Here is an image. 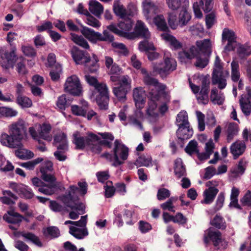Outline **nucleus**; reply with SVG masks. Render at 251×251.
<instances>
[{"label":"nucleus","mask_w":251,"mask_h":251,"mask_svg":"<svg viewBox=\"0 0 251 251\" xmlns=\"http://www.w3.org/2000/svg\"><path fill=\"white\" fill-rule=\"evenodd\" d=\"M210 97L211 101L214 104L222 105L225 100V97L223 94H218V90L216 88L212 89Z\"/></svg>","instance_id":"nucleus-42"},{"label":"nucleus","mask_w":251,"mask_h":251,"mask_svg":"<svg viewBox=\"0 0 251 251\" xmlns=\"http://www.w3.org/2000/svg\"><path fill=\"white\" fill-rule=\"evenodd\" d=\"M9 187L18 193L21 197L26 199H30L34 197V193L28 186L22 184L11 182Z\"/></svg>","instance_id":"nucleus-17"},{"label":"nucleus","mask_w":251,"mask_h":251,"mask_svg":"<svg viewBox=\"0 0 251 251\" xmlns=\"http://www.w3.org/2000/svg\"><path fill=\"white\" fill-rule=\"evenodd\" d=\"M236 37L235 32L228 28H224L222 33V41H227V44L225 47V50L230 51L234 50L237 46V42L236 41Z\"/></svg>","instance_id":"nucleus-16"},{"label":"nucleus","mask_w":251,"mask_h":251,"mask_svg":"<svg viewBox=\"0 0 251 251\" xmlns=\"http://www.w3.org/2000/svg\"><path fill=\"white\" fill-rule=\"evenodd\" d=\"M238 125L235 123H230L227 128V142L230 143L234 137L238 133Z\"/></svg>","instance_id":"nucleus-41"},{"label":"nucleus","mask_w":251,"mask_h":251,"mask_svg":"<svg viewBox=\"0 0 251 251\" xmlns=\"http://www.w3.org/2000/svg\"><path fill=\"white\" fill-rule=\"evenodd\" d=\"M18 62L16 64V70L20 75H23L27 73V71L25 67V59L20 56L17 58Z\"/></svg>","instance_id":"nucleus-52"},{"label":"nucleus","mask_w":251,"mask_h":251,"mask_svg":"<svg viewBox=\"0 0 251 251\" xmlns=\"http://www.w3.org/2000/svg\"><path fill=\"white\" fill-rule=\"evenodd\" d=\"M211 224L219 229H224L226 228V222L221 216L216 215L211 222Z\"/></svg>","instance_id":"nucleus-59"},{"label":"nucleus","mask_w":251,"mask_h":251,"mask_svg":"<svg viewBox=\"0 0 251 251\" xmlns=\"http://www.w3.org/2000/svg\"><path fill=\"white\" fill-rule=\"evenodd\" d=\"M129 155V149L119 140H116L112 153L105 152L101 155L110 161H112V165L115 167L123 164L127 159Z\"/></svg>","instance_id":"nucleus-3"},{"label":"nucleus","mask_w":251,"mask_h":251,"mask_svg":"<svg viewBox=\"0 0 251 251\" xmlns=\"http://www.w3.org/2000/svg\"><path fill=\"white\" fill-rule=\"evenodd\" d=\"M152 18H153L154 24L160 30L165 31L168 28L166 23L162 15L154 16Z\"/></svg>","instance_id":"nucleus-57"},{"label":"nucleus","mask_w":251,"mask_h":251,"mask_svg":"<svg viewBox=\"0 0 251 251\" xmlns=\"http://www.w3.org/2000/svg\"><path fill=\"white\" fill-rule=\"evenodd\" d=\"M69 233L78 239H82L88 235L87 228H79L70 226Z\"/></svg>","instance_id":"nucleus-35"},{"label":"nucleus","mask_w":251,"mask_h":251,"mask_svg":"<svg viewBox=\"0 0 251 251\" xmlns=\"http://www.w3.org/2000/svg\"><path fill=\"white\" fill-rule=\"evenodd\" d=\"M21 235L26 240L29 241L36 246L41 247L43 244L39 238L31 232H22Z\"/></svg>","instance_id":"nucleus-44"},{"label":"nucleus","mask_w":251,"mask_h":251,"mask_svg":"<svg viewBox=\"0 0 251 251\" xmlns=\"http://www.w3.org/2000/svg\"><path fill=\"white\" fill-rule=\"evenodd\" d=\"M149 97L150 98V101L149 102V107L147 110V114L149 119L151 121L155 122L158 116L156 110L157 105L156 101L159 100L161 94H159L157 92H155L152 89L149 92Z\"/></svg>","instance_id":"nucleus-13"},{"label":"nucleus","mask_w":251,"mask_h":251,"mask_svg":"<svg viewBox=\"0 0 251 251\" xmlns=\"http://www.w3.org/2000/svg\"><path fill=\"white\" fill-rule=\"evenodd\" d=\"M126 21L121 22L118 24V29L114 25H110L107 26L109 30L121 36L126 37L128 39H133L134 35L133 33H129L133 26V22L129 19H126Z\"/></svg>","instance_id":"nucleus-9"},{"label":"nucleus","mask_w":251,"mask_h":251,"mask_svg":"<svg viewBox=\"0 0 251 251\" xmlns=\"http://www.w3.org/2000/svg\"><path fill=\"white\" fill-rule=\"evenodd\" d=\"M141 72L144 75L143 80L145 84L149 86L153 87L154 88L151 89L150 91L153 89L155 92H158L159 94L164 92L166 87L165 85L159 83L157 79L151 76L146 69L142 68Z\"/></svg>","instance_id":"nucleus-15"},{"label":"nucleus","mask_w":251,"mask_h":251,"mask_svg":"<svg viewBox=\"0 0 251 251\" xmlns=\"http://www.w3.org/2000/svg\"><path fill=\"white\" fill-rule=\"evenodd\" d=\"M3 219L8 223L19 225L22 221L23 217L13 210H10L3 215Z\"/></svg>","instance_id":"nucleus-27"},{"label":"nucleus","mask_w":251,"mask_h":251,"mask_svg":"<svg viewBox=\"0 0 251 251\" xmlns=\"http://www.w3.org/2000/svg\"><path fill=\"white\" fill-rule=\"evenodd\" d=\"M231 79L234 82H237L240 78V73L239 72V63L236 61H232L231 63Z\"/></svg>","instance_id":"nucleus-46"},{"label":"nucleus","mask_w":251,"mask_h":251,"mask_svg":"<svg viewBox=\"0 0 251 251\" xmlns=\"http://www.w3.org/2000/svg\"><path fill=\"white\" fill-rule=\"evenodd\" d=\"M168 24L173 29L176 28L177 26L179 25V20H177L176 15L174 13H170L168 17Z\"/></svg>","instance_id":"nucleus-60"},{"label":"nucleus","mask_w":251,"mask_h":251,"mask_svg":"<svg viewBox=\"0 0 251 251\" xmlns=\"http://www.w3.org/2000/svg\"><path fill=\"white\" fill-rule=\"evenodd\" d=\"M16 48L13 47L10 52L4 50L0 51V57L3 63H5L2 65L3 67L5 69L13 68L14 67V63L16 60Z\"/></svg>","instance_id":"nucleus-19"},{"label":"nucleus","mask_w":251,"mask_h":251,"mask_svg":"<svg viewBox=\"0 0 251 251\" xmlns=\"http://www.w3.org/2000/svg\"><path fill=\"white\" fill-rule=\"evenodd\" d=\"M133 97L137 108H142L145 104L144 91L142 88H136L133 90Z\"/></svg>","instance_id":"nucleus-29"},{"label":"nucleus","mask_w":251,"mask_h":251,"mask_svg":"<svg viewBox=\"0 0 251 251\" xmlns=\"http://www.w3.org/2000/svg\"><path fill=\"white\" fill-rule=\"evenodd\" d=\"M152 161L151 157L149 155L143 154L136 159L134 164L137 167H149Z\"/></svg>","instance_id":"nucleus-43"},{"label":"nucleus","mask_w":251,"mask_h":251,"mask_svg":"<svg viewBox=\"0 0 251 251\" xmlns=\"http://www.w3.org/2000/svg\"><path fill=\"white\" fill-rule=\"evenodd\" d=\"M210 81L206 77H203L201 79V88L199 94L197 95V98L199 103L206 104L208 102V90Z\"/></svg>","instance_id":"nucleus-20"},{"label":"nucleus","mask_w":251,"mask_h":251,"mask_svg":"<svg viewBox=\"0 0 251 251\" xmlns=\"http://www.w3.org/2000/svg\"><path fill=\"white\" fill-rule=\"evenodd\" d=\"M22 145L15 151V154L17 157L22 159H29L34 156V153L26 149L22 148Z\"/></svg>","instance_id":"nucleus-40"},{"label":"nucleus","mask_w":251,"mask_h":251,"mask_svg":"<svg viewBox=\"0 0 251 251\" xmlns=\"http://www.w3.org/2000/svg\"><path fill=\"white\" fill-rule=\"evenodd\" d=\"M113 11L115 15L122 19H129V17H133L136 13V7L133 4H129L127 8L119 1L114 2L113 6Z\"/></svg>","instance_id":"nucleus-11"},{"label":"nucleus","mask_w":251,"mask_h":251,"mask_svg":"<svg viewBox=\"0 0 251 251\" xmlns=\"http://www.w3.org/2000/svg\"><path fill=\"white\" fill-rule=\"evenodd\" d=\"M3 197H0V201L3 204L7 205H12L15 203L17 200L18 197L12 193L10 190H3Z\"/></svg>","instance_id":"nucleus-32"},{"label":"nucleus","mask_w":251,"mask_h":251,"mask_svg":"<svg viewBox=\"0 0 251 251\" xmlns=\"http://www.w3.org/2000/svg\"><path fill=\"white\" fill-rule=\"evenodd\" d=\"M91 99L96 101L100 109L106 110L108 108L109 91L105 83H99L95 87Z\"/></svg>","instance_id":"nucleus-5"},{"label":"nucleus","mask_w":251,"mask_h":251,"mask_svg":"<svg viewBox=\"0 0 251 251\" xmlns=\"http://www.w3.org/2000/svg\"><path fill=\"white\" fill-rule=\"evenodd\" d=\"M176 122L177 126L189 125L187 112L185 111H180L177 115Z\"/></svg>","instance_id":"nucleus-56"},{"label":"nucleus","mask_w":251,"mask_h":251,"mask_svg":"<svg viewBox=\"0 0 251 251\" xmlns=\"http://www.w3.org/2000/svg\"><path fill=\"white\" fill-rule=\"evenodd\" d=\"M218 192L219 190L215 187H210L206 189L203 192L204 200L201 202L205 204L212 203Z\"/></svg>","instance_id":"nucleus-34"},{"label":"nucleus","mask_w":251,"mask_h":251,"mask_svg":"<svg viewBox=\"0 0 251 251\" xmlns=\"http://www.w3.org/2000/svg\"><path fill=\"white\" fill-rule=\"evenodd\" d=\"M0 143L4 146L15 149L20 147L21 145L9 133H2L0 136Z\"/></svg>","instance_id":"nucleus-24"},{"label":"nucleus","mask_w":251,"mask_h":251,"mask_svg":"<svg viewBox=\"0 0 251 251\" xmlns=\"http://www.w3.org/2000/svg\"><path fill=\"white\" fill-rule=\"evenodd\" d=\"M168 7L172 10H176L182 8L185 3H188L189 1L183 0H166Z\"/></svg>","instance_id":"nucleus-48"},{"label":"nucleus","mask_w":251,"mask_h":251,"mask_svg":"<svg viewBox=\"0 0 251 251\" xmlns=\"http://www.w3.org/2000/svg\"><path fill=\"white\" fill-rule=\"evenodd\" d=\"M196 45V47L192 46L188 50L180 51L178 55L181 59H191L196 58V67L203 69L209 62V58L212 52L211 43L209 39H205L197 41Z\"/></svg>","instance_id":"nucleus-1"},{"label":"nucleus","mask_w":251,"mask_h":251,"mask_svg":"<svg viewBox=\"0 0 251 251\" xmlns=\"http://www.w3.org/2000/svg\"><path fill=\"white\" fill-rule=\"evenodd\" d=\"M72 99L67 95H62L59 96L56 101V106L60 109L64 110L71 103Z\"/></svg>","instance_id":"nucleus-38"},{"label":"nucleus","mask_w":251,"mask_h":251,"mask_svg":"<svg viewBox=\"0 0 251 251\" xmlns=\"http://www.w3.org/2000/svg\"><path fill=\"white\" fill-rule=\"evenodd\" d=\"M176 60L165 54L163 62L160 64L155 65L153 66V70L158 74L161 77L165 78L176 69Z\"/></svg>","instance_id":"nucleus-7"},{"label":"nucleus","mask_w":251,"mask_h":251,"mask_svg":"<svg viewBox=\"0 0 251 251\" xmlns=\"http://www.w3.org/2000/svg\"><path fill=\"white\" fill-rule=\"evenodd\" d=\"M99 134L104 139L103 140H99L101 145H104L107 147L108 148H111L112 144L111 142L107 140H109L110 141H113L114 138L113 135L108 132L100 133Z\"/></svg>","instance_id":"nucleus-53"},{"label":"nucleus","mask_w":251,"mask_h":251,"mask_svg":"<svg viewBox=\"0 0 251 251\" xmlns=\"http://www.w3.org/2000/svg\"><path fill=\"white\" fill-rule=\"evenodd\" d=\"M221 234L218 230L209 229L207 235L204 237V242L207 244L211 241L213 245L216 247L221 242Z\"/></svg>","instance_id":"nucleus-23"},{"label":"nucleus","mask_w":251,"mask_h":251,"mask_svg":"<svg viewBox=\"0 0 251 251\" xmlns=\"http://www.w3.org/2000/svg\"><path fill=\"white\" fill-rule=\"evenodd\" d=\"M70 38L75 44L85 49H89V45L88 42L81 35L75 33H71Z\"/></svg>","instance_id":"nucleus-39"},{"label":"nucleus","mask_w":251,"mask_h":251,"mask_svg":"<svg viewBox=\"0 0 251 251\" xmlns=\"http://www.w3.org/2000/svg\"><path fill=\"white\" fill-rule=\"evenodd\" d=\"M174 173L175 176L178 178L186 176L185 167L183 163L182 159L180 158L176 159L175 161Z\"/></svg>","instance_id":"nucleus-31"},{"label":"nucleus","mask_w":251,"mask_h":251,"mask_svg":"<svg viewBox=\"0 0 251 251\" xmlns=\"http://www.w3.org/2000/svg\"><path fill=\"white\" fill-rule=\"evenodd\" d=\"M71 54L75 63L84 65L86 71L93 73L98 71L99 68L98 63L99 59L96 55L93 54L92 57L90 58L87 52L75 46L71 49Z\"/></svg>","instance_id":"nucleus-2"},{"label":"nucleus","mask_w":251,"mask_h":251,"mask_svg":"<svg viewBox=\"0 0 251 251\" xmlns=\"http://www.w3.org/2000/svg\"><path fill=\"white\" fill-rule=\"evenodd\" d=\"M198 3L205 13L210 12L213 7V0H201Z\"/></svg>","instance_id":"nucleus-63"},{"label":"nucleus","mask_w":251,"mask_h":251,"mask_svg":"<svg viewBox=\"0 0 251 251\" xmlns=\"http://www.w3.org/2000/svg\"><path fill=\"white\" fill-rule=\"evenodd\" d=\"M17 103L22 107H30L32 106V100L28 97L23 96H17Z\"/></svg>","instance_id":"nucleus-54"},{"label":"nucleus","mask_w":251,"mask_h":251,"mask_svg":"<svg viewBox=\"0 0 251 251\" xmlns=\"http://www.w3.org/2000/svg\"><path fill=\"white\" fill-rule=\"evenodd\" d=\"M237 52L241 58H245L251 54V48L245 45L237 44Z\"/></svg>","instance_id":"nucleus-47"},{"label":"nucleus","mask_w":251,"mask_h":251,"mask_svg":"<svg viewBox=\"0 0 251 251\" xmlns=\"http://www.w3.org/2000/svg\"><path fill=\"white\" fill-rule=\"evenodd\" d=\"M247 166V162L244 159H241L237 167L234 168L232 171V174L235 175V176L242 175L244 174Z\"/></svg>","instance_id":"nucleus-50"},{"label":"nucleus","mask_w":251,"mask_h":251,"mask_svg":"<svg viewBox=\"0 0 251 251\" xmlns=\"http://www.w3.org/2000/svg\"><path fill=\"white\" fill-rule=\"evenodd\" d=\"M176 131L177 137L181 140H187L191 137L193 134L192 128H190V124L188 125L179 126Z\"/></svg>","instance_id":"nucleus-26"},{"label":"nucleus","mask_w":251,"mask_h":251,"mask_svg":"<svg viewBox=\"0 0 251 251\" xmlns=\"http://www.w3.org/2000/svg\"><path fill=\"white\" fill-rule=\"evenodd\" d=\"M246 148L245 143L242 141L237 140L231 144L230 147L231 153L233 159H237L245 152Z\"/></svg>","instance_id":"nucleus-22"},{"label":"nucleus","mask_w":251,"mask_h":251,"mask_svg":"<svg viewBox=\"0 0 251 251\" xmlns=\"http://www.w3.org/2000/svg\"><path fill=\"white\" fill-rule=\"evenodd\" d=\"M229 75L228 71H224V72L220 73L212 74V82L213 84L217 85L220 89H224L226 85V79Z\"/></svg>","instance_id":"nucleus-21"},{"label":"nucleus","mask_w":251,"mask_h":251,"mask_svg":"<svg viewBox=\"0 0 251 251\" xmlns=\"http://www.w3.org/2000/svg\"><path fill=\"white\" fill-rule=\"evenodd\" d=\"M112 47L121 55L126 56L128 53V51L126 46L123 43L113 42L112 44Z\"/></svg>","instance_id":"nucleus-61"},{"label":"nucleus","mask_w":251,"mask_h":251,"mask_svg":"<svg viewBox=\"0 0 251 251\" xmlns=\"http://www.w3.org/2000/svg\"><path fill=\"white\" fill-rule=\"evenodd\" d=\"M61 200L66 207L71 208L75 201V198L71 193H68L61 197Z\"/></svg>","instance_id":"nucleus-58"},{"label":"nucleus","mask_w":251,"mask_h":251,"mask_svg":"<svg viewBox=\"0 0 251 251\" xmlns=\"http://www.w3.org/2000/svg\"><path fill=\"white\" fill-rule=\"evenodd\" d=\"M189 4L185 3L180 8V11L179 14L178 20L179 25L183 27L186 25L191 20V16L190 13L188 11Z\"/></svg>","instance_id":"nucleus-28"},{"label":"nucleus","mask_w":251,"mask_h":251,"mask_svg":"<svg viewBox=\"0 0 251 251\" xmlns=\"http://www.w3.org/2000/svg\"><path fill=\"white\" fill-rule=\"evenodd\" d=\"M52 170V164L50 162L47 163L46 167H43L40 169L42 174V178L48 184H45L38 188L39 192L47 195H51L54 193L56 187V178L50 174H48L47 171H50Z\"/></svg>","instance_id":"nucleus-4"},{"label":"nucleus","mask_w":251,"mask_h":251,"mask_svg":"<svg viewBox=\"0 0 251 251\" xmlns=\"http://www.w3.org/2000/svg\"><path fill=\"white\" fill-rule=\"evenodd\" d=\"M51 128L50 124L44 123L39 125L37 130L35 127L31 126L29 128L28 131L32 138L40 143L41 139L48 141L51 140L52 136L50 133Z\"/></svg>","instance_id":"nucleus-8"},{"label":"nucleus","mask_w":251,"mask_h":251,"mask_svg":"<svg viewBox=\"0 0 251 251\" xmlns=\"http://www.w3.org/2000/svg\"><path fill=\"white\" fill-rule=\"evenodd\" d=\"M161 37L162 39L168 42L175 50L180 49L182 47L181 44L175 37L168 33H162Z\"/></svg>","instance_id":"nucleus-37"},{"label":"nucleus","mask_w":251,"mask_h":251,"mask_svg":"<svg viewBox=\"0 0 251 251\" xmlns=\"http://www.w3.org/2000/svg\"><path fill=\"white\" fill-rule=\"evenodd\" d=\"M128 91V90L120 86L115 87L113 88V92L114 95L120 101L125 100L126 95Z\"/></svg>","instance_id":"nucleus-51"},{"label":"nucleus","mask_w":251,"mask_h":251,"mask_svg":"<svg viewBox=\"0 0 251 251\" xmlns=\"http://www.w3.org/2000/svg\"><path fill=\"white\" fill-rule=\"evenodd\" d=\"M22 51L25 55L29 57H34L37 55V52L35 49L29 46H22L21 47Z\"/></svg>","instance_id":"nucleus-64"},{"label":"nucleus","mask_w":251,"mask_h":251,"mask_svg":"<svg viewBox=\"0 0 251 251\" xmlns=\"http://www.w3.org/2000/svg\"><path fill=\"white\" fill-rule=\"evenodd\" d=\"M62 72V67L59 64H56L54 67L51 70L50 75L53 81H57L60 78V75Z\"/></svg>","instance_id":"nucleus-55"},{"label":"nucleus","mask_w":251,"mask_h":251,"mask_svg":"<svg viewBox=\"0 0 251 251\" xmlns=\"http://www.w3.org/2000/svg\"><path fill=\"white\" fill-rule=\"evenodd\" d=\"M239 103L244 114L247 116H249L251 113V101H249L246 98L240 99Z\"/></svg>","instance_id":"nucleus-49"},{"label":"nucleus","mask_w":251,"mask_h":251,"mask_svg":"<svg viewBox=\"0 0 251 251\" xmlns=\"http://www.w3.org/2000/svg\"><path fill=\"white\" fill-rule=\"evenodd\" d=\"M134 34L137 36L141 37L145 39L150 38V32L145 24L141 21H137L134 29Z\"/></svg>","instance_id":"nucleus-25"},{"label":"nucleus","mask_w":251,"mask_h":251,"mask_svg":"<svg viewBox=\"0 0 251 251\" xmlns=\"http://www.w3.org/2000/svg\"><path fill=\"white\" fill-rule=\"evenodd\" d=\"M82 27L81 33L92 43H96L98 41L112 42L114 40L113 36L107 30H104L102 34L87 27L82 25Z\"/></svg>","instance_id":"nucleus-6"},{"label":"nucleus","mask_w":251,"mask_h":251,"mask_svg":"<svg viewBox=\"0 0 251 251\" xmlns=\"http://www.w3.org/2000/svg\"><path fill=\"white\" fill-rule=\"evenodd\" d=\"M89 9L93 14L98 17H99L103 11L102 5L96 0L90 1Z\"/></svg>","instance_id":"nucleus-36"},{"label":"nucleus","mask_w":251,"mask_h":251,"mask_svg":"<svg viewBox=\"0 0 251 251\" xmlns=\"http://www.w3.org/2000/svg\"><path fill=\"white\" fill-rule=\"evenodd\" d=\"M0 114L6 117H12L16 116L18 112L16 110L7 107H0Z\"/></svg>","instance_id":"nucleus-62"},{"label":"nucleus","mask_w":251,"mask_h":251,"mask_svg":"<svg viewBox=\"0 0 251 251\" xmlns=\"http://www.w3.org/2000/svg\"><path fill=\"white\" fill-rule=\"evenodd\" d=\"M81 106L77 105L71 106V110L73 114L76 116L86 117L88 110V103L85 100L81 101Z\"/></svg>","instance_id":"nucleus-33"},{"label":"nucleus","mask_w":251,"mask_h":251,"mask_svg":"<svg viewBox=\"0 0 251 251\" xmlns=\"http://www.w3.org/2000/svg\"><path fill=\"white\" fill-rule=\"evenodd\" d=\"M97 140V135L90 133L87 136H82L79 132H75L73 134V143L75 145V148L82 150L85 147H89V145L93 144Z\"/></svg>","instance_id":"nucleus-12"},{"label":"nucleus","mask_w":251,"mask_h":251,"mask_svg":"<svg viewBox=\"0 0 251 251\" xmlns=\"http://www.w3.org/2000/svg\"><path fill=\"white\" fill-rule=\"evenodd\" d=\"M54 143L58 150L66 151L68 149L66 135L63 133L55 135L54 138Z\"/></svg>","instance_id":"nucleus-30"},{"label":"nucleus","mask_w":251,"mask_h":251,"mask_svg":"<svg viewBox=\"0 0 251 251\" xmlns=\"http://www.w3.org/2000/svg\"><path fill=\"white\" fill-rule=\"evenodd\" d=\"M143 12L147 20L152 19L159 12L158 6L151 0H143Z\"/></svg>","instance_id":"nucleus-18"},{"label":"nucleus","mask_w":251,"mask_h":251,"mask_svg":"<svg viewBox=\"0 0 251 251\" xmlns=\"http://www.w3.org/2000/svg\"><path fill=\"white\" fill-rule=\"evenodd\" d=\"M21 235L26 240L29 241L36 246L41 247L43 244L39 238L31 232H22Z\"/></svg>","instance_id":"nucleus-45"},{"label":"nucleus","mask_w":251,"mask_h":251,"mask_svg":"<svg viewBox=\"0 0 251 251\" xmlns=\"http://www.w3.org/2000/svg\"><path fill=\"white\" fill-rule=\"evenodd\" d=\"M26 129L25 122L21 120L10 125L8 127V132L22 145L21 141L26 136Z\"/></svg>","instance_id":"nucleus-10"},{"label":"nucleus","mask_w":251,"mask_h":251,"mask_svg":"<svg viewBox=\"0 0 251 251\" xmlns=\"http://www.w3.org/2000/svg\"><path fill=\"white\" fill-rule=\"evenodd\" d=\"M64 90L74 96L80 95L82 87L79 79L76 75H72L67 78L64 84Z\"/></svg>","instance_id":"nucleus-14"}]
</instances>
